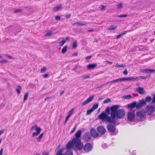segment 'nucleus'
Returning <instances> with one entry per match:
<instances>
[{"label": "nucleus", "mask_w": 155, "mask_h": 155, "mask_svg": "<svg viewBox=\"0 0 155 155\" xmlns=\"http://www.w3.org/2000/svg\"><path fill=\"white\" fill-rule=\"evenodd\" d=\"M81 134V130H78L75 134L76 138H74L72 141H70L67 144L68 148H75L77 150H81L83 147V144L81 142V140L79 139Z\"/></svg>", "instance_id": "obj_1"}, {"label": "nucleus", "mask_w": 155, "mask_h": 155, "mask_svg": "<svg viewBox=\"0 0 155 155\" xmlns=\"http://www.w3.org/2000/svg\"><path fill=\"white\" fill-rule=\"evenodd\" d=\"M120 106L118 105H114L110 107L111 112L110 113L111 118L118 119L123 118L125 115V113L123 109L118 110Z\"/></svg>", "instance_id": "obj_2"}, {"label": "nucleus", "mask_w": 155, "mask_h": 155, "mask_svg": "<svg viewBox=\"0 0 155 155\" xmlns=\"http://www.w3.org/2000/svg\"><path fill=\"white\" fill-rule=\"evenodd\" d=\"M99 119L102 121H105L106 122L110 121V117L108 116L105 112L102 113L98 117Z\"/></svg>", "instance_id": "obj_3"}, {"label": "nucleus", "mask_w": 155, "mask_h": 155, "mask_svg": "<svg viewBox=\"0 0 155 155\" xmlns=\"http://www.w3.org/2000/svg\"><path fill=\"white\" fill-rule=\"evenodd\" d=\"M145 112L140 111L138 112L136 114L137 119L138 121L143 120L145 117Z\"/></svg>", "instance_id": "obj_4"}, {"label": "nucleus", "mask_w": 155, "mask_h": 155, "mask_svg": "<svg viewBox=\"0 0 155 155\" xmlns=\"http://www.w3.org/2000/svg\"><path fill=\"white\" fill-rule=\"evenodd\" d=\"M135 117V110H131L128 112L127 119L128 120L133 121L134 120Z\"/></svg>", "instance_id": "obj_5"}, {"label": "nucleus", "mask_w": 155, "mask_h": 155, "mask_svg": "<svg viewBox=\"0 0 155 155\" xmlns=\"http://www.w3.org/2000/svg\"><path fill=\"white\" fill-rule=\"evenodd\" d=\"M146 111L145 112L146 114L148 115H151L155 111L154 108L153 107L149 106L146 107Z\"/></svg>", "instance_id": "obj_6"}, {"label": "nucleus", "mask_w": 155, "mask_h": 155, "mask_svg": "<svg viewBox=\"0 0 155 155\" xmlns=\"http://www.w3.org/2000/svg\"><path fill=\"white\" fill-rule=\"evenodd\" d=\"M83 138L84 141L88 142L91 140V137L89 132H86L83 135Z\"/></svg>", "instance_id": "obj_7"}, {"label": "nucleus", "mask_w": 155, "mask_h": 155, "mask_svg": "<svg viewBox=\"0 0 155 155\" xmlns=\"http://www.w3.org/2000/svg\"><path fill=\"white\" fill-rule=\"evenodd\" d=\"M84 150L87 152L90 151L92 149V146L91 144L89 143H87L85 144L84 146L83 147Z\"/></svg>", "instance_id": "obj_8"}, {"label": "nucleus", "mask_w": 155, "mask_h": 155, "mask_svg": "<svg viewBox=\"0 0 155 155\" xmlns=\"http://www.w3.org/2000/svg\"><path fill=\"white\" fill-rule=\"evenodd\" d=\"M146 104V101L144 99L140 100L139 101V102L137 104V109L140 108Z\"/></svg>", "instance_id": "obj_9"}, {"label": "nucleus", "mask_w": 155, "mask_h": 155, "mask_svg": "<svg viewBox=\"0 0 155 155\" xmlns=\"http://www.w3.org/2000/svg\"><path fill=\"white\" fill-rule=\"evenodd\" d=\"M97 130L101 135H103L106 132V129L103 126H98L97 127Z\"/></svg>", "instance_id": "obj_10"}, {"label": "nucleus", "mask_w": 155, "mask_h": 155, "mask_svg": "<svg viewBox=\"0 0 155 155\" xmlns=\"http://www.w3.org/2000/svg\"><path fill=\"white\" fill-rule=\"evenodd\" d=\"M90 132L91 135L94 138H96L99 135L98 134L94 128H91L90 130Z\"/></svg>", "instance_id": "obj_11"}, {"label": "nucleus", "mask_w": 155, "mask_h": 155, "mask_svg": "<svg viewBox=\"0 0 155 155\" xmlns=\"http://www.w3.org/2000/svg\"><path fill=\"white\" fill-rule=\"evenodd\" d=\"M108 130L111 132L113 133L116 130L115 126H114L112 124H108L107 127Z\"/></svg>", "instance_id": "obj_12"}, {"label": "nucleus", "mask_w": 155, "mask_h": 155, "mask_svg": "<svg viewBox=\"0 0 155 155\" xmlns=\"http://www.w3.org/2000/svg\"><path fill=\"white\" fill-rule=\"evenodd\" d=\"M94 98V96H93L91 97H89L86 101L83 102L81 104V106H84L85 105L87 104L90 102H91Z\"/></svg>", "instance_id": "obj_13"}, {"label": "nucleus", "mask_w": 155, "mask_h": 155, "mask_svg": "<svg viewBox=\"0 0 155 155\" xmlns=\"http://www.w3.org/2000/svg\"><path fill=\"white\" fill-rule=\"evenodd\" d=\"M66 148L67 150V151L63 155H73V152L71 149L74 148V149L76 150L75 148V147H74L73 148H68L67 147V145H66Z\"/></svg>", "instance_id": "obj_14"}, {"label": "nucleus", "mask_w": 155, "mask_h": 155, "mask_svg": "<svg viewBox=\"0 0 155 155\" xmlns=\"http://www.w3.org/2000/svg\"><path fill=\"white\" fill-rule=\"evenodd\" d=\"M137 103L136 101H134L131 103L130 104L127 105V107L128 108L132 109L135 107L137 108Z\"/></svg>", "instance_id": "obj_15"}, {"label": "nucleus", "mask_w": 155, "mask_h": 155, "mask_svg": "<svg viewBox=\"0 0 155 155\" xmlns=\"http://www.w3.org/2000/svg\"><path fill=\"white\" fill-rule=\"evenodd\" d=\"M41 130V129L40 127H37L35 130L36 132L35 133L34 132L33 133L32 136V137H36L38 136L40 134Z\"/></svg>", "instance_id": "obj_16"}, {"label": "nucleus", "mask_w": 155, "mask_h": 155, "mask_svg": "<svg viewBox=\"0 0 155 155\" xmlns=\"http://www.w3.org/2000/svg\"><path fill=\"white\" fill-rule=\"evenodd\" d=\"M124 81H135L136 80H139V77H130L127 78H124Z\"/></svg>", "instance_id": "obj_17"}, {"label": "nucleus", "mask_w": 155, "mask_h": 155, "mask_svg": "<svg viewBox=\"0 0 155 155\" xmlns=\"http://www.w3.org/2000/svg\"><path fill=\"white\" fill-rule=\"evenodd\" d=\"M136 91H137L140 94H144L145 93V91H144V89L142 87H139L137 88Z\"/></svg>", "instance_id": "obj_18"}, {"label": "nucleus", "mask_w": 155, "mask_h": 155, "mask_svg": "<svg viewBox=\"0 0 155 155\" xmlns=\"http://www.w3.org/2000/svg\"><path fill=\"white\" fill-rule=\"evenodd\" d=\"M124 78H119L111 81L112 83H119L122 81H124Z\"/></svg>", "instance_id": "obj_19"}, {"label": "nucleus", "mask_w": 155, "mask_h": 155, "mask_svg": "<svg viewBox=\"0 0 155 155\" xmlns=\"http://www.w3.org/2000/svg\"><path fill=\"white\" fill-rule=\"evenodd\" d=\"M62 8V5H59L53 8V10L54 12H56L61 9Z\"/></svg>", "instance_id": "obj_20"}, {"label": "nucleus", "mask_w": 155, "mask_h": 155, "mask_svg": "<svg viewBox=\"0 0 155 155\" xmlns=\"http://www.w3.org/2000/svg\"><path fill=\"white\" fill-rule=\"evenodd\" d=\"M97 65L96 64H90L87 66V67L88 69H91L94 68Z\"/></svg>", "instance_id": "obj_21"}, {"label": "nucleus", "mask_w": 155, "mask_h": 155, "mask_svg": "<svg viewBox=\"0 0 155 155\" xmlns=\"http://www.w3.org/2000/svg\"><path fill=\"white\" fill-rule=\"evenodd\" d=\"M146 101V103L147 102H150L152 100V98L149 96H147L145 98V100Z\"/></svg>", "instance_id": "obj_22"}, {"label": "nucleus", "mask_w": 155, "mask_h": 155, "mask_svg": "<svg viewBox=\"0 0 155 155\" xmlns=\"http://www.w3.org/2000/svg\"><path fill=\"white\" fill-rule=\"evenodd\" d=\"M68 48V47L67 46H65L64 47L61 51L62 53L64 54L65 53L67 50Z\"/></svg>", "instance_id": "obj_23"}, {"label": "nucleus", "mask_w": 155, "mask_h": 155, "mask_svg": "<svg viewBox=\"0 0 155 155\" xmlns=\"http://www.w3.org/2000/svg\"><path fill=\"white\" fill-rule=\"evenodd\" d=\"M86 24L85 23H79L78 22H76L72 24L73 26H75L76 25H85Z\"/></svg>", "instance_id": "obj_24"}, {"label": "nucleus", "mask_w": 155, "mask_h": 155, "mask_svg": "<svg viewBox=\"0 0 155 155\" xmlns=\"http://www.w3.org/2000/svg\"><path fill=\"white\" fill-rule=\"evenodd\" d=\"M74 111V109L73 108L71 109L68 112V116L69 117L73 114V111Z\"/></svg>", "instance_id": "obj_25"}, {"label": "nucleus", "mask_w": 155, "mask_h": 155, "mask_svg": "<svg viewBox=\"0 0 155 155\" xmlns=\"http://www.w3.org/2000/svg\"><path fill=\"white\" fill-rule=\"evenodd\" d=\"M115 119H116V118H111V117H110V121H107V122H108L109 123H112L114 125L116 124V121L115 120Z\"/></svg>", "instance_id": "obj_26"}, {"label": "nucleus", "mask_w": 155, "mask_h": 155, "mask_svg": "<svg viewBox=\"0 0 155 155\" xmlns=\"http://www.w3.org/2000/svg\"><path fill=\"white\" fill-rule=\"evenodd\" d=\"M21 87L20 85H18V87L16 89V91L17 94H19L20 93L21 90Z\"/></svg>", "instance_id": "obj_27"}, {"label": "nucleus", "mask_w": 155, "mask_h": 155, "mask_svg": "<svg viewBox=\"0 0 155 155\" xmlns=\"http://www.w3.org/2000/svg\"><path fill=\"white\" fill-rule=\"evenodd\" d=\"M64 149H62L58 151L56 153V155H63L62 154V152Z\"/></svg>", "instance_id": "obj_28"}, {"label": "nucleus", "mask_w": 155, "mask_h": 155, "mask_svg": "<svg viewBox=\"0 0 155 155\" xmlns=\"http://www.w3.org/2000/svg\"><path fill=\"white\" fill-rule=\"evenodd\" d=\"M43 134L44 133L41 134L38 137L36 138L37 140L38 141V142L40 141L41 140Z\"/></svg>", "instance_id": "obj_29"}, {"label": "nucleus", "mask_w": 155, "mask_h": 155, "mask_svg": "<svg viewBox=\"0 0 155 155\" xmlns=\"http://www.w3.org/2000/svg\"><path fill=\"white\" fill-rule=\"evenodd\" d=\"M98 104H96L92 107L91 109L94 111L98 107Z\"/></svg>", "instance_id": "obj_30"}, {"label": "nucleus", "mask_w": 155, "mask_h": 155, "mask_svg": "<svg viewBox=\"0 0 155 155\" xmlns=\"http://www.w3.org/2000/svg\"><path fill=\"white\" fill-rule=\"evenodd\" d=\"M132 97L130 94L125 95L124 96V98L125 99H130Z\"/></svg>", "instance_id": "obj_31"}, {"label": "nucleus", "mask_w": 155, "mask_h": 155, "mask_svg": "<svg viewBox=\"0 0 155 155\" xmlns=\"http://www.w3.org/2000/svg\"><path fill=\"white\" fill-rule=\"evenodd\" d=\"M110 108L109 107H107L106 108V113H107V114L108 115L110 114Z\"/></svg>", "instance_id": "obj_32"}, {"label": "nucleus", "mask_w": 155, "mask_h": 155, "mask_svg": "<svg viewBox=\"0 0 155 155\" xmlns=\"http://www.w3.org/2000/svg\"><path fill=\"white\" fill-rule=\"evenodd\" d=\"M117 28V26H115L114 25H112L110 26L108 29L109 30H115Z\"/></svg>", "instance_id": "obj_33"}, {"label": "nucleus", "mask_w": 155, "mask_h": 155, "mask_svg": "<svg viewBox=\"0 0 155 155\" xmlns=\"http://www.w3.org/2000/svg\"><path fill=\"white\" fill-rule=\"evenodd\" d=\"M149 69H144L141 70V71L142 72H145L147 73H149Z\"/></svg>", "instance_id": "obj_34"}, {"label": "nucleus", "mask_w": 155, "mask_h": 155, "mask_svg": "<svg viewBox=\"0 0 155 155\" xmlns=\"http://www.w3.org/2000/svg\"><path fill=\"white\" fill-rule=\"evenodd\" d=\"M77 46V42L76 41H74V42L73 43V45L72 48H76V47Z\"/></svg>", "instance_id": "obj_35"}, {"label": "nucleus", "mask_w": 155, "mask_h": 155, "mask_svg": "<svg viewBox=\"0 0 155 155\" xmlns=\"http://www.w3.org/2000/svg\"><path fill=\"white\" fill-rule=\"evenodd\" d=\"M65 42V40H63L59 42V45L61 47L63 46Z\"/></svg>", "instance_id": "obj_36"}, {"label": "nucleus", "mask_w": 155, "mask_h": 155, "mask_svg": "<svg viewBox=\"0 0 155 155\" xmlns=\"http://www.w3.org/2000/svg\"><path fill=\"white\" fill-rule=\"evenodd\" d=\"M28 93H26L24 95V101H25L27 98L28 97Z\"/></svg>", "instance_id": "obj_37"}, {"label": "nucleus", "mask_w": 155, "mask_h": 155, "mask_svg": "<svg viewBox=\"0 0 155 155\" xmlns=\"http://www.w3.org/2000/svg\"><path fill=\"white\" fill-rule=\"evenodd\" d=\"M90 76L89 75H83L82 77V78L83 79H85L87 78H90Z\"/></svg>", "instance_id": "obj_38"}, {"label": "nucleus", "mask_w": 155, "mask_h": 155, "mask_svg": "<svg viewBox=\"0 0 155 155\" xmlns=\"http://www.w3.org/2000/svg\"><path fill=\"white\" fill-rule=\"evenodd\" d=\"M111 101V100L110 98H107L104 100L103 101V103L104 104L106 103L109 102H110Z\"/></svg>", "instance_id": "obj_39"}, {"label": "nucleus", "mask_w": 155, "mask_h": 155, "mask_svg": "<svg viewBox=\"0 0 155 155\" xmlns=\"http://www.w3.org/2000/svg\"><path fill=\"white\" fill-rule=\"evenodd\" d=\"M93 111V110L91 109L88 110L87 111L86 115H90L91 114V113Z\"/></svg>", "instance_id": "obj_40"}, {"label": "nucleus", "mask_w": 155, "mask_h": 155, "mask_svg": "<svg viewBox=\"0 0 155 155\" xmlns=\"http://www.w3.org/2000/svg\"><path fill=\"white\" fill-rule=\"evenodd\" d=\"M150 77V76H149L148 77L147 76H140L138 77H139V79L140 78H141L143 79H145L147 78H149Z\"/></svg>", "instance_id": "obj_41"}, {"label": "nucleus", "mask_w": 155, "mask_h": 155, "mask_svg": "<svg viewBox=\"0 0 155 155\" xmlns=\"http://www.w3.org/2000/svg\"><path fill=\"white\" fill-rule=\"evenodd\" d=\"M52 32L51 31H48L46 35H45V36L46 37L50 36L52 35Z\"/></svg>", "instance_id": "obj_42"}, {"label": "nucleus", "mask_w": 155, "mask_h": 155, "mask_svg": "<svg viewBox=\"0 0 155 155\" xmlns=\"http://www.w3.org/2000/svg\"><path fill=\"white\" fill-rule=\"evenodd\" d=\"M37 127V125H35L31 127V128L30 129V130L31 131H33L34 130H35Z\"/></svg>", "instance_id": "obj_43"}, {"label": "nucleus", "mask_w": 155, "mask_h": 155, "mask_svg": "<svg viewBox=\"0 0 155 155\" xmlns=\"http://www.w3.org/2000/svg\"><path fill=\"white\" fill-rule=\"evenodd\" d=\"M22 10L20 9H16L14 11V13H17V12H21Z\"/></svg>", "instance_id": "obj_44"}, {"label": "nucleus", "mask_w": 155, "mask_h": 155, "mask_svg": "<svg viewBox=\"0 0 155 155\" xmlns=\"http://www.w3.org/2000/svg\"><path fill=\"white\" fill-rule=\"evenodd\" d=\"M46 70V68L45 67H44L41 69V72L43 73L45 72Z\"/></svg>", "instance_id": "obj_45"}, {"label": "nucleus", "mask_w": 155, "mask_h": 155, "mask_svg": "<svg viewBox=\"0 0 155 155\" xmlns=\"http://www.w3.org/2000/svg\"><path fill=\"white\" fill-rule=\"evenodd\" d=\"M106 8V6L102 5L100 7V9L101 10H104Z\"/></svg>", "instance_id": "obj_46"}, {"label": "nucleus", "mask_w": 155, "mask_h": 155, "mask_svg": "<svg viewBox=\"0 0 155 155\" xmlns=\"http://www.w3.org/2000/svg\"><path fill=\"white\" fill-rule=\"evenodd\" d=\"M149 73H155V70L153 69H149Z\"/></svg>", "instance_id": "obj_47"}, {"label": "nucleus", "mask_w": 155, "mask_h": 155, "mask_svg": "<svg viewBox=\"0 0 155 155\" xmlns=\"http://www.w3.org/2000/svg\"><path fill=\"white\" fill-rule=\"evenodd\" d=\"M122 4L121 3H120L117 5V9H120L122 8Z\"/></svg>", "instance_id": "obj_48"}, {"label": "nucleus", "mask_w": 155, "mask_h": 155, "mask_svg": "<svg viewBox=\"0 0 155 155\" xmlns=\"http://www.w3.org/2000/svg\"><path fill=\"white\" fill-rule=\"evenodd\" d=\"M127 15L126 14H124L123 15H120L117 16L119 18L126 17H127Z\"/></svg>", "instance_id": "obj_49"}, {"label": "nucleus", "mask_w": 155, "mask_h": 155, "mask_svg": "<svg viewBox=\"0 0 155 155\" xmlns=\"http://www.w3.org/2000/svg\"><path fill=\"white\" fill-rule=\"evenodd\" d=\"M124 74L125 75H127L128 74V71L126 69H125L123 72Z\"/></svg>", "instance_id": "obj_50"}, {"label": "nucleus", "mask_w": 155, "mask_h": 155, "mask_svg": "<svg viewBox=\"0 0 155 155\" xmlns=\"http://www.w3.org/2000/svg\"><path fill=\"white\" fill-rule=\"evenodd\" d=\"M70 117H69L68 116H67L66 117L65 120L64 121V124H65L66 123H67L68 120L69 118Z\"/></svg>", "instance_id": "obj_51"}, {"label": "nucleus", "mask_w": 155, "mask_h": 155, "mask_svg": "<svg viewBox=\"0 0 155 155\" xmlns=\"http://www.w3.org/2000/svg\"><path fill=\"white\" fill-rule=\"evenodd\" d=\"M60 17L59 16H57L55 17V19L57 21H59L60 19Z\"/></svg>", "instance_id": "obj_52"}, {"label": "nucleus", "mask_w": 155, "mask_h": 155, "mask_svg": "<svg viewBox=\"0 0 155 155\" xmlns=\"http://www.w3.org/2000/svg\"><path fill=\"white\" fill-rule=\"evenodd\" d=\"M92 57V56L91 55L89 56H88L85 57V59L86 60H88L89 59H90Z\"/></svg>", "instance_id": "obj_53"}, {"label": "nucleus", "mask_w": 155, "mask_h": 155, "mask_svg": "<svg viewBox=\"0 0 155 155\" xmlns=\"http://www.w3.org/2000/svg\"><path fill=\"white\" fill-rule=\"evenodd\" d=\"M7 62V61L6 60H1L0 61V63H6Z\"/></svg>", "instance_id": "obj_54"}, {"label": "nucleus", "mask_w": 155, "mask_h": 155, "mask_svg": "<svg viewBox=\"0 0 155 155\" xmlns=\"http://www.w3.org/2000/svg\"><path fill=\"white\" fill-rule=\"evenodd\" d=\"M152 103H155V94L153 95V97L152 100Z\"/></svg>", "instance_id": "obj_55"}, {"label": "nucleus", "mask_w": 155, "mask_h": 155, "mask_svg": "<svg viewBox=\"0 0 155 155\" xmlns=\"http://www.w3.org/2000/svg\"><path fill=\"white\" fill-rule=\"evenodd\" d=\"M123 35V34H121L117 35L116 37L117 38H119L121 37Z\"/></svg>", "instance_id": "obj_56"}, {"label": "nucleus", "mask_w": 155, "mask_h": 155, "mask_svg": "<svg viewBox=\"0 0 155 155\" xmlns=\"http://www.w3.org/2000/svg\"><path fill=\"white\" fill-rule=\"evenodd\" d=\"M49 153L48 152H44L42 153V155H49Z\"/></svg>", "instance_id": "obj_57"}, {"label": "nucleus", "mask_w": 155, "mask_h": 155, "mask_svg": "<svg viewBox=\"0 0 155 155\" xmlns=\"http://www.w3.org/2000/svg\"><path fill=\"white\" fill-rule=\"evenodd\" d=\"M78 53L77 52L74 53V54L72 55L73 56H77L78 55Z\"/></svg>", "instance_id": "obj_58"}, {"label": "nucleus", "mask_w": 155, "mask_h": 155, "mask_svg": "<svg viewBox=\"0 0 155 155\" xmlns=\"http://www.w3.org/2000/svg\"><path fill=\"white\" fill-rule=\"evenodd\" d=\"M124 66V65H123L122 64L121 65H118L117 64L115 66L116 67H123Z\"/></svg>", "instance_id": "obj_59"}, {"label": "nucleus", "mask_w": 155, "mask_h": 155, "mask_svg": "<svg viewBox=\"0 0 155 155\" xmlns=\"http://www.w3.org/2000/svg\"><path fill=\"white\" fill-rule=\"evenodd\" d=\"M71 16V15L70 14L67 15H66V17L67 18H70Z\"/></svg>", "instance_id": "obj_60"}, {"label": "nucleus", "mask_w": 155, "mask_h": 155, "mask_svg": "<svg viewBox=\"0 0 155 155\" xmlns=\"http://www.w3.org/2000/svg\"><path fill=\"white\" fill-rule=\"evenodd\" d=\"M48 74H45L43 76V77L44 78H46L48 77Z\"/></svg>", "instance_id": "obj_61"}, {"label": "nucleus", "mask_w": 155, "mask_h": 155, "mask_svg": "<svg viewBox=\"0 0 155 155\" xmlns=\"http://www.w3.org/2000/svg\"><path fill=\"white\" fill-rule=\"evenodd\" d=\"M3 149L2 148L0 150V155H2V153H3Z\"/></svg>", "instance_id": "obj_62"}, {"label": "nucleus", "mask_w": 155, "mask_h": 155, "mask_svg": "<svg viewBox=\"0 0 155 155\" xmlns=\"http://www.w3.org/2000/svg\"><path fill=\"white\" fill-rule=\"evenodd\" d=\"M4 130H2L0 131V136L2 134L4 133Z\"/></svg>", "instance_id": "obj_63"}, {"label": "nucleus", "mask_w": 155, "mask_h": 155, "mask_svg": "<svg viewBox=\"0 0 155 155\" xmlns=\"http://www.w3.org/2000/svg\"><path fill=\"white\" fill-rule=\"evenodd\" d=\"M7 57L9 59H12V56H9V55H8L7 56Z\"/></svg>", "instance_id": "obj_64"}]
</instances>
